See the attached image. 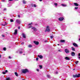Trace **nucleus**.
Masks as SVG:
<instances>
[{
  "mask_svg": "<svg viewBox=\"0 0 80 80\" xmlns=\"http://www.w3.org/2000/svg\"><path fill=\"white\" fill-rule=\"evenodd\" d=\"M28 72V70L27 69L22 70V72L23 73H27Z\"/></svg>",
  "mask_w": 80,
  "mask_h": 80,
  "instance_id": "f257e3e1",
  "label": "nucleus"
},
{
  "mask_svg": "<svg viewBox=\"0 0 80 80\" xmlns=\"http://www.w3.org/2000/svg\"><path fill=\"white\" fill-rule=\"evenodd\" d=\"M50 27L49 26H48L47 27L46 30L45 31V32H50Z\"/></svg>",
  "mask_w": 80,
  "mask_h": 80,
  "instance_id": "f03ea898",
  "label": "nucleus"
},
{
  "mask_svg": "<svg viewBox=\"0 0 80 80\" xmlns=\"http://www.w3.org/2000/svg\"><path fill=\"white\" fill-rule=\"evenodd\" d=\"M29 28H32V29H33L34 31H37V29L35 27L32 26H29Z\"/></svg>",
  "mask_w": 80,
  "mask_h": 80,
  "instance_id": "7ed1b4c3",
  "label": "nucleus"
},
{
  "mask_svg": "<svg viewBox=\"0 0 80 80\" xmlns=\"http://www.w3.org/2000/svg\"><path fill=\"white\" fill-rule=\"evenodd\" d=\"M80 77V74H78L77 75H73V77H74V78H76V77L77 78H78V77Z\"/></svg>",
  "mask_w": 80,
  "mask_h": 80,
  "instance_id": "20e7f679",
  "label": "nucleus"
},
{
  "mask_svg": "<svg viewBox=\"0 0 80 80\" xmlns=\"http://www.w3.org/2000/svg\"><path fill=\"white\" fill-rule=\"evenodd\" d=\"M65 52H66V53H69V52H70L69 50H68L67 49H66L65 50Z\"/></svg>",
  "mask_w": 80,
  "mask_h": 80,
  "instance_id": "39448f33",
  "label": "nucleus"
},
{
  "mask_svg": "<svg viewBox=\"0 0 80 80\" xmlns=\"http://www.w3.org/2000/svg\"><path fill=\"white\" fill-rule=\"evenodd\" d=\"M73 45L76 47H78V45H77V44L75 43H73Z\"/></svg>",
  "mask_w": 80,
  "mask_h": 80,
  "instance_id": "423d86ee",
  "label": "nucleus"
},
{
  "mask_svg": "<svg viewBox=\"0 0 80 80\" xmlns=\"http://www.w3.org/2000/svg\"><path fill=\"white\" fill-rule=\"evenodd\" d=\"M63 19H64L63 18L61 17L59 18V21H62L63 20Z\"/></svg>",
  "mask_w": 80,
  "mask_h": 80,
  "instance_id": "0eeeda50",
  "label": "nucleus"
},
{
  "mask_svg": "<svg viewBox=\"0 0 80 80\" xmlns=\"http://www.w3.org/2000/svg\"><path fill=\"white\" fill-rule=\"evenodd\" d=\"M34 43L36 45H38L39 44V42H37L36 41H34Z\"/></svg>",
  "mask_w": 80,
  "mask_h": 80,
  "instance_id": "6e6552de",
  "label": "nucleus"
},
{
  "mask_svg": "<svg viewBox=\"0 0 80 80\" xmlns=\"http://www.w3.org/2000/svg\"><path fill=\"white\" fill-rule=\"evenodd\" d=\"M22 37L23 38H26V36L25 35V34L24 33L22 34Z\"/></svg>",
  "mask_w": 80,
  "mask_h": 80,
  "instance_id": "1a4fd4ad",
  "label": "nucleus"
},
{
  "mask_svg": "<svg viewBox=\"0 0 80 80\" xmlns=\"http://www.w3.org/2000/svg\"><path fill=\"white\" fill-rule=\"evenodd\" d=\"M65 60H70V58L68 57H66L65 58Z\"/></svg>",
  "mask_w": 80,
  "mask_h": 80,
  "instance_id": "9d476101",
  "label": "nucleus"
},
{
  "mask_svg": "<svg viewBox=\"0 0 80 80\" xmlns=\"http://www.w3.org/2000/svg\"><path fill=\"white\" fill-rule=\"evenodd\" d=\"M17 29H16L15 31V32L14 33V35H17Z\"/></svg>",
  "mask_w": 80,
  "mask_h": 80,
  "instance_id": "9b49d317",
  "label": "nucleus"
},
{
  "mask_svg": "<svg viewBox=\"0 0 80 80\" xmlns=\"http://www.w3.org/2000/svg\"><path fill=\"white\" fill-rule=\"evenodd\" d=\"M71 55L72 56H75V54L74 52H71Z\"/></svg>",
  "mask_w": 80,
  "mask_h": 80,
  "instance_id": "f8f14e48",
  "label": "nucleus"
},
{
  "mask_svg": "<svg viewBox=\"0 0 80 80\" xmlns=\"http://www.w3.org/2000/svg\"><path fill=\"white\" fill-rule=\"evenodd\" d=\"M38 57H39V58H41V59H42L43 58V56L41 55H38Z\"/></svg>",
  "mask_w": 80,
  "mask_h": 80,
  "instance_id": "ddd939ff",
  "label": "nucleus"
},
{
  "mask_svg": "<svg viewBox=\"0 0 80 80\" xmlns=\"http://www.w3.org/2000/svg\"><path fill=\"white\" fill-rule=\"evenodd\" d=\"M74 5H75L76 7H78V4L77 3H74Z\"/></svg>",
  "mask_w": 80,
  "mask_h": 80,
  "instance_id": "4468645a",
  "label": "nucleus"
},
{
  "mask_svg": "<svg viewBox=\"0 0 80 80\" xmlns=\"http://www.w3.org/2000/svg\"><path fill=\"white\" fill-rule=\"evenodd\" d=\"M16 22L18 23H20V20L18 19L16 20Z\"/></svg>",
  "mask_w": 80,
  "mask_h": 80,
  "instance_id": "2eb2a0df",
  "label": "nucleus"
},
{
  "mask_svg": "<svg viewBox=\"0 0 80 80\" xmlns=\"http://www.w3.org/2000/svg\"><path fill=\"white\" fill-rule=\"evenodd\" d=\"M71 48H72V51H75V48H73V47H72Z\"/></svg>",
  "mask_w": 80,
  "mask_h": 80,
  "instance_id": "dca6fc26",
  "label": "nucleus"
},
{
  "mask_svg": "<svg viewBox=\"0 0 80 80\" xmlns=\"http://www.w3.org/2000/svg\"><path fill=\"white\" fill-rule=\"evenodd\" d=\"M61 42H65V41L64 40H60Z\"/></svg>",
  "mask_w": 80,
  "mask_h": 80,
  "instance_id": "f3484780",
  "label": "nucleus"
},
{
  "mask_svg": "<svg viewBox=\"0 0 80 80\" xmlns=\"http://www.w3.org/2000/svg\"><path fill=\"white\" fill-rule=\"evenodd\" d=\"M15 74L16 76H17V77H18V74L17 73V72H15Z\"/></svg>",
  "mask_w": 80,
  "mask_h": 80,
  "instance_id": "a211bd4d",
  "label": "nucleus"
},
{
  "mask_svg": "<svg viewBox=\"0 0 80 80\" xmlns=\"http://www.w3.org/2000/svg\"><path fill=\"white\" fill-rule=\"evenodd\" d=\"M28 47H29V48L32 47V46L31 45H28Z\"/></svg>",
  "mask_w": 80,
  "mask_h": 80,
  "instance_id": "6ab92c4d",
  "label": "nucleus"
},
{
  "mask_svg": "<svg viewBox=\"0 0 80 80\" xmlns=\"http://www.w3.org/2000/svg\"><path fill=\"white\" fill-rule=\"evenodd\" d=\"M23 3H24V4H25V3H27L26 1H24V0L23 1Z\"/></svg>",
  "mask_w": 80,
  "mask_h": 80,
  "instance_id": "aec40b11",
  "label": "nucleus"
},
{
  "mask_svg": "<svg viewBox=\"0 0 80 80\" xmlns=\"http://www.w3.org/2000/svg\"><path fill=\"white\" fill-rule=\"evenodd\" d=\"M61 5L62 6H63V7H66L67 6L66 5H65V4H62Z\"/></svg>",
  "mask_w": 80,
  "mask_h": 80,
  "instance_id": "412c9836",
  "label": "nucleus"
},
{
  "mask_svg": "<svg viewBox=\"0 0 80 80\" xmlns=\"http://www.w3.org/2000/svg\"><path fill=\"white\" fill-rule=\"evenodd\" d=\"M3 49L4 50V51L7 50V48H4Z\"/></svg>",
  "mask_w": 80,
  "mask_h": 80,
  "instance_id": "4be33fe9",
  "label": "nucleus"
},
{
  "mask_svg": "<svg viewBox=\"0 0 80 80\" xmlns=\"http://www.w3.org/2000/svg\"><path fill=\"white\" fill-rule=\"evenodd\" d=\"M47 77H48V78H50V75H47Z\"/></svg>",
  "mask_w": 80,
  "mask_h": 80,
  "instance_id": "5701e85b",
  "label": "nucleus"
},
{
  "mask_svg": "<svg viewBox=\"0 0 80 80\" xmlns=\"http://www.w3.org/2000/svg\"><path fill=\"white\" fill-rule=\"evenodd\" d=\"M39 67H40V69H41V68H42V65H39Z\"/></svg>",
  "mask_w": 80,
  "mask_h": 80,
  "instance_id": "b1692460",
  "label": "nucleus"
},
{
  "mask_svg": "<svg viewBox=\"0 0 80 80\" xmlns=\"http://www.w3.org/2000/svg\"><path fill=\"white\" fill-rule=\"evenodd\" d=\"M54 5H55L56 7H57V3H54Z\"/></svg>",
  "mask_w": 80,
  "mask_h": 80,
  "instance_id": "393cba45",
  "label": "nucleus"
},
{
  "mask_svg": "<svg viewBox=\"0 0 80 80\" xmlns=\"http://www.w3.org/2000/svg\"><path fill=\"white\" fill-rule=\"evenodd\" d=\"M2 73L3 74H6V72H2Z\"/></svg>",
  "mask_w": 80,
  "mask_h": 80,
  "instance_id": "a878e982",
  "label": "nucleus"
},
{
  "mask_svg": "<svg viewBox=\"0 0 80 80\" xmlns=\"http://www.w3.org/2000/svg\"><path fill=\"white\" fill-rule=\"evenodd\" d=\"M6 80H10V78H8L6 79Z\"/></svg>",
  "mask_w": 80,
  "mask_h": 80,
  "instance_id": "bb28decb",
  "label": "nucleus"
},
{
  "mask_svg": "<svg viewBox=\"0 0 80 80\" xmlns=\"http://www.w3.org/2000/svg\"><path fill=\"white\" fill-rule=\"evenodd\" d=\"M10 22H13V20L12 19H11Z\"/></svg>",
  "mask_w": 80,
  "mask_h": 80,
  "instance_id": "cd10ccee",
  "label": "nucleus"
},
{
  "mask_svg": "<svg viewBox=\"0 0 80 80\" xmlns=\"http://www.w3.org/2000/svg\"><path fill=\"white\" fill-rule=\"evenodd\" d=\"M79 62V61H77L76 62H75V64H77V63H78Z\"/></svg>",
  "mask_w": 80,
  "mask_h": 80,
  "instance_id": "c85d7f7f",
  "label": "nucleus"
},
{
  "mask_svg": "<svg viewBox=\"0 0 80 80\" xmlns=\"http://www.w3.org/2000/svg\"><path fill=\"white\" fill-rule=\"evenodd\" d=\"M78 7H75V9H78Z\"/></svg>",
  "mask_w": 80,
  "mask_h": 80,
  "instance_id": "c756f323",
  "label": "nucleus"
},
{
  "mask_svg": "<svg viewBox=\"0 0 80 80\" xmlns=\"http://www.w3.org/2000/svg\"><path fill=\"white\" fill-rule=\"evenodd\" d=\"M32 23H32V22H31V23L29 24L28 26H29V25H32Z\"/></svg>",
  "mask_w": 80,
  "mask_h": 80,
  "instance_id": "7c9ffc66",
  "label": "nucleus"
},
{
  "mask_svg": "<svg viewBox=\"0 0 80 80\" xmlns=\"http://www.w3.org/2000/svg\"><path fill=\"white\" fill-rule=\"evenodd\" d=\"M50 38H53V36H51Z\"/></svg>",
  "mask_w": 80,
  "mask_h": 80,
  "instance_id": "2f4dec72",
  "label": "nucleus"
},
{
  "mask_svg": "<svg viewBox=\"0 0 80 80\" xmlns=\"http://www.w3.org/2000/svg\"><path fill=\"white\" fill-rule=\"evenodd\" d=\"M58 52H62V50L61 49H59L58 50Z\"/></svg>",
  "mask_w": 80,
  "mask_h": 80,
  "instance_id": "473e14b6",
  "label": "nucleus"
},
{
  "mask_svg": "<svg viewBox=\"0 0 80 80\" xmlns=\"http://www.w3.org/2000/svg\"><path fill=\"white\" fill-rule=\"evenodd\" d=\"M36 60L37 61H38V58H37L36 59Z\"/></svg>",
  "mask_w": 80,
  "mask_h": 80,
  "instance_id": "72a5a7b5",
  "label": "nucleus"
},
{
  "mask_svg": "<svg viewBox=\"0 0 80 80\" xmlns=\"http://www.w3.org/2000/svg\"><path fill=\"white\" fill-rule=\"evenodd\" d=\"M5 72H6V73H7V72H8V70H6Z\"/></svg>",
  "mask_w": 80,
  "mask_h": 80,
  "instance_id": "f704fd0d",
  "label": "nucleus"
},
{
  "mask_svg": "<svg viewBox=\"0 0 80 80\" xmlns=\"http://www.w3.org/2000/svg\"><path fill=\"white\" fill-rule=\"evenodd\" d=\"M34 7H37V6H36V5L34 4Z\"/></svg>",
  "mask_w": 80,
  "mask_h": 80,
  "instance_id": "c9c22d12",
  "label": "nucleus"
},
{
  "mask_svg": "<svg viewBox=\"0 0 80 80\" xmlns=\"http://www.w3.org/2000/svg\"><path fill=\"white\" fill-rule=\"evenodd\" d=\"M37 70L38 72H39V69H37Z\"/></svg>",
  "mask_w": 80,
  "mask_h": 80,
  "instance_id": "e433bc0d",
  "label": "nucleus"
},
{
  "mask_svg": "<svg viewBox=\"0 0 80 80\" xmlns=\"http://www.w3.org/2000/svg\"><path fill=\"white\" fill-rule=\"evenodd\" d=\"M18 17H19V18H20V15H18Z\"/></svg>",
  "mask_w": 80,
  "mask_h": 80,
  "instance_id": "4c0bfd02",
  "label": "nucleus"
},
{
  "mask_svg": "<svg viewBox=\"0 0 80 80\" xmlns=\"http://www.w3.org/2000/svg\"><path fill=\"white\" fill-rule=\"evenodd\" d=\"M78 56L79 57H80V53H78Z\"/></svg>",
  "mask_w": 80,
  "mask_h": 80,
  "instance_id": "58836bf2",
  "label": "nucleus"
},
{
  "mask_svg": "<svg viewBox=\"0 0 80 80\" xmlns=\"http://www.w3.org/2000/svg\"><path fill=\"white\" fill-rule=\"evenodd\" d=\"M2 37H5V36H4V35H2Z\"/></svg>",
  "mask_w": 80,
  "mask_h": 80,
  "instance_id": "ea45409f",
  "label": "nucleus"
},
{
  "mask_svg": "<svg viewBox=\"0 0 80 80\" xmlns=\"http://www.w3.org/2000/svg\"><path fill=\"white\" fill-rule=\"evenodd\" d=\"M24 43L23 42H22V43H21V44L22 45H23V44H24Z\"/></svg>",
  "mask_w": 80,
  "mask_h": 80,
  "instance_id": "a19ab883",
  "label": "nucleus"
},
{
  "mask_svg": "<svg viewBox=\"0 0 80 80\" xmlns=\"http://www.w3.org/2000/svg\"><path fill=\"white\" fill-rule=\"evenodd\" d=\"M19 53H22V52H20Z\"/></svg>",
  "mask_w": 80,
  "mask_h": 80,
  "instance_id": "79ce46f5",
  "label": "nucleus"
},
{
  "mask_svg": "<svg viewBox=\"0 0 80 80\" xmlns=\"http://www.w3.org/2000/svg\"><path fill=\"white\" fill-rule=\"evenodd\" d=\"M2 2H5V0H2Z\"/></svg>",
  "mask_w": 80,
  "mask_h": 80,
  "instance_id": "37998d69",
  "label": "nucleus"
},
{
  "mask_svg": "<svg viewBox=\"0 0 80 80\" xmlns=\"http://www.w3.org/2000/svg\"><path fill=\"white\" fill-rule=\"evenodd\" d=\"M9 58H11V57L10 56L9 57Z\"/></svg>",
  "mask_w": 80,
  "mask_h": 80,
  "instance_id": "c03bdc74",
  "label": "nucleus"
},
{
  "mask_svg": "<svg viewBox=\"0 0 80 80\" xmlns=\"http://www.w3.org/2000/svg\"><path fill=\"white\" fill-rule=\"evenodd\" d=\"M78 58H79V59L80 60V57H78Z\"/></svg>",
  "mask_w": 80,
  "mask_h": 80,
  "instance_id": "a18cd8bd",
  "label": "nucleus"
},
{
  "mask_svg": "<svg viewBox=\"0 0 80 80\" xmlns=\"http://www.w3.org/2000/svg\"><path fill=\"white\" fill-rule=\"evenodd\" d=\"M1 57H2V55H1L0 54V58H1Z\"/></svg>",
  "mask_w": 80,
  "mask_h": 80,
  "instance_id": "49530a36",
  "label": "nucleus"
},
{
  "mask_svg": "<svg viewBox=\"0 0 80 80\" xmlns=\"http://www.w3.org/2000/svg\"><path fill=\"white\" fill-rule=\"evenodd\" d=\"M13 0H9V1H12Z\"/></svg>",
  "mask_w": 80,
  "mask_h": 80,
  "instance_id": "de8ad7c7",
  "label": "nucleus"
},
{
  "mask_svg": "<svg viewBox=\"0 0 80 80\" xmlns=\"http://www.w3.org/2000/svg\"><path fill=\"white\" fill-rule=\"evenodd\" d=\"M56 74H57V73H58V72H56Z\"/></svg>",
  "mask_w": 80,
  "mask_h": 80,
  "instance_id": "09e8293b",
  "label": "nucleus"
},
{
  "mask_svg": "<svg viewBox=\"0 0 80 80\" xmlns=\"http://www.w3.org/2000/svg\"><path fill=\"white\" fill-rule=\"evenodd\" d=\"M20 27H18V29H20Z\"/></svg>",
  "mask_w": 80,
  "mask_h": 80,
  "instance_id": "8fccbe9b",
  "label": "nucleus"
},
{
  "mask_svg": "<svg viewBox=\"0 0 80 80\" xmlns=\"http://www.w3.org/2000/svg\"><path fill=\"white\" fill-rule=\"evenodd\" d=\"M2 25H3V26H5V24H4V25L2 24Z\"/></svg>",
  "mask_w": 80,
  "mask_h": 80,
  "instance_id": "3c124183",
  "label": "nucleus"
},
{
  "mask_svg": "<svg viewBox=\"0 0 80 80\" xmlns=\"http://www.w3.org/2000/svg\"><path fill=\"white\" fill-rule=\"evenodd\" d=\"M39 0V1H40V2H42V0Z\"/></svg>",
  "mask_w": 80,
  "mask_h": 80,
  "instance_id": "603ef678",
  "label": "nucleus"
},
{
  "mask_svg": "<svg viewBox=\"0 0 80 80\" xmlns=\"http://www.w3.org/2000/svg\"><path fill=\"white\" fill-rule=\"evenodd\" d=\"M58 45H60V44H58Z\"/></svg>",
  "mask_w": 80,
  "mask_h": 80,
  "instance_id": "864d4df0",
  "label": "nucleus"
},
{
  "mask_svg": "<svg viewBox=\"0 0 80 80\" xmlns=\"http://www.w3.org/2000/svg\"><path fill=\"white\" fill-rule=\"evenodd\" d=\"M79 40H80V39H79Z\"/></svg>",
  "mask_w": 80,
  "mask_h": 80,
  "instance_id": "5fc2aeb1",
  "label": "nucleus"
}]
</instances>
